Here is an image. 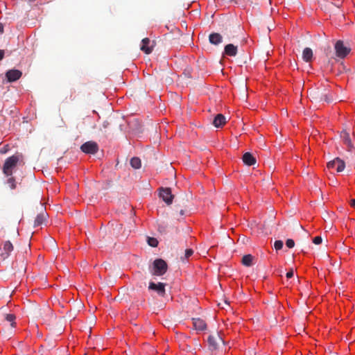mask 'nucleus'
<instances>
[{
  "instance_id": "39448f33",
  "label": "nucleus",
  "mask_w": 355,
  "mask_h": 355,
  "mask_svg": "<svg viewBox=\"0 0 355 355\" xmlns=\"http://www.w3.org/2000/svg\"><path fill=\"white\" fill-rule=\"evenodd\" d=\"M334 48L336 56L340 58H345L350 52V49L344 46L343 42L341 40L336 42Z\"/></svg>"
},
{
  "instance_id": "cd10ccee",
  "label": "nucleus",
  "mask_w": 355,
  "mask_h": 355,
  "mask_svg": "<svg viewBox=\"0 0 355 355\" xmlns=\"http://www.w3.org/2000/svg\"><path fill=\"white\" fill-rule=\"evenodd\" d=\"M274 247L276 250H279L283 248V241L281 240H277L274 243Z\"/></svg>"
},
{
  "instance_id": "b1692460",
  "label": "nucleus",
  "mask_w": 355,
  "mask_h": 355,
  "mask_svg": "<svg viewBox=\"0 0 355 355\" xmlns=\"http://www.w3.org/2000/svg\"><path fill=\"white\" fill-rule=\"evenodd\" d=\"M147 242H148V244L151 247L155 248V247H157L158 245V241L157 240V239L153 238V237H148Z\"/></svg>"
},
{
  "instance_id": "ddd939ff",
  "label": "nucleus",
  "mask_w": 355,
  "mask_h": 355,
  "mask_svg": "<svg viewBox=\"0 0 355 355\" xmlns=\"http://www.w3.org/2000/svg\"><path fill=\"white\" fill-rule=\"evenodd\" d=\"M226 118L222 114H218L216 115L213 120V125L216 128H221L226 123Z\"/></svg>"
},
{
  "instance_id": "2f4dec72",
  "label": "nucleus",
  "mask_w": 355,
  "mask_h": 355,
  "mask_svg": "<svg viewBox=\"0 0 355 355\" xmlns=\"http://www.w3.org/2000/svg\"><path fill=\"white\" fill-rule=\"evenodd\" d=\"M4 55H5L4 50H1L0 49V60H1L3 58Z\"/></svg>"
},
{
  "instance_id": "dca6fc26",
  "label": "nucleus",
  "mask_w": 355,
  "mask_h": 355,
  "mask_svg": "<svg viewBox=\"0 0 355 355\" xmlns=\"http://www.w3.org/2000/svg\"><path fill=\"white\" fill-rule=\"evenodd\" d=\"M243 162L248 166H252L256 164L255 157L250 153H245L243 155Z\"/></svg>"
},
{
  "instance_id": "423d86ee",
  "label": "nucleus",
  "mask_w": 355,
  "mask_h": 355,
  "mask_svg": "<svg viewBox=\"0 0 355 355\" xmlns=\"http://www.w3.org/2000/svg\"><path fill=\"white\" fill-rule=\"evenodd\" d=\"M81 150L87 154H95L98 150V146L94 141H87L80 146Z\"/></svg>"
},
{
  "instance_id": "412c9836",
  "label": "nucleus",
  "mask_w": 355,
  "mask_h": 355,
  "mask_svg": "<svg viewBox=\"0 0 355 355\" xmlns=\"http://www.w3.org/2000/svg\"><path fill=\"white\" fill-rule=\"evenodd\" d=\"M253 256L251 254L244 255L242 258L241 262L245 266L249 267L252 265Z\"/></svg>"
},
{
  "instance_id": "a878e982",
  "label": "nucleus",
  "mask_w": 355,
  "mask_h": 355,
  "mask_svg": "<svg viewBox=\"0 0 355 355\" xmlns=\"http://www.w3.org/2000/svg\"><path fill=\"white\" fill-rule=\"evenodd\" d=\"M111 125V123L108 121H105L102 124V128L101 130L103 131L105 134L107 133V129H108L109 126Z\"/></svg>"
},
{
  "instance_id": "5701e85b",
  "label": "nucleus",
  "mask_w": 355,
  "mask_h": 355,
  "mask_svg": "<svg viewBox=\"0 0 355 355\" xmlns=\"http://www.w3.org/2000/svg\"><path fill=\"white\" fill-rule=\"evenodd\" d=\"M7 184L9 185L11 189H15L17 187L15 178L12 175L8 177L7 180Z\"/></svg>"
},
{
  "instance_id": "f257e3e1",
  "label": "nucleus",
  "mask_w": 355,
  "mask_h": 355,
  "mask_svg": "<svg viewBox=\"0 0 355 355\" xmlns=\"http://www.w3.org/2000/svg\"><path fill=\"white\" fill-rule=\"evenodd\" d=\"M23 155L19 153H16L8 157L4 162L2 167L3 173L6 177L12 175L13 171L19 162H22Z\"/></svg>"
},
{
  "instance_id": "1a4fd4ad",
  "label": "nucleus",
  "mask_w": 355,
  "mask_h": 355,
  "mask_svg": "<svg viewBox=\"0 0 355 355\" xmlns=\"http://www.w3.org/2000/svg\"><path fill=\"white\" fill-rule=\"evenodd\" d=\"M13 245L10 241H7L3 243V246L0 248V256L2 259H6L13 250Z\"/></svg>"
},
{
  "instance_id": "6ab92c4d",
  "label": "nucleus",
  "mask_w": 355,
  "mask_h": 355,
  "mask_svg": "<svg viewBox=\"0 0 355 355\" xmlns=\"http://www.w3.org/2000/svg\"><path fill=\"white\" fill-rule=\"evenodd\" d=\"M313 58V51L311 49L306 47L302 52V58L305 62H310Z\"/></svg>"
},
{
  "instance_id": "72a5a7b5",
  "label": "nucleus",
  "mask_w": 355,
  "mask_h": 355,
  "mask_svg": "<svg viewBox=\"0 0 355 355\" xmlns=\"http://www.w3.org/2000/svg\"><path fill=\"white\" fill-rule=\"evenodd\" d=\"M3 33V26L1 23H0V33Z\"/></svg>"
},
{
  "instance_id": "bb28decb",
  "label": "nucleus",
  "mask_w": 355,
  "mask_h": 355,
  "mask_svg": "<svg viewBox=\"0 0 355 355\" xmlns=\"http://www.w3.org/2000/svg\"><path fill=\"white\" fill-rule=\"evenodd\" d=\"M193 254V250L192 249H187L185 250V253H184V257H181V259L182 261H184V259H187L188 258H189L192 254Z\"/></svg>"
},
{
  "instance_id": "9b49d317",
  "label": "nucleus",
  "mask_w": 355,
  "mask_h": 355,
  "mask_svg": "<svg viewBox=\"0 0 355 355\" xmlns=\"http://www.w3.org/2000/svg\"><path fill=\"white\" fill-rule=\"evenodd\" d=\"M154 47V42L150 41L148 37L144 38L141 40V44L140 46V49L144 51L146 54H150Z\"/></svg>"
},
{
  "instance_id": "9d476101",
  "label": "nucleus",
  "mask_w": 355,
  "mask_h": 355,
  "mask_svg": "<svg viewBox=\"0 0 355 355\" xmlns=\"http://www.w3.org/2000/svg\"><path fill=\"white\" fill-rule=\"evenodd\" d=\"M22 76V72L18 69H10L6 73L7 82L12 83L19 80Z\"/></svg>"
},
{
  "instance_id": "0eeeda50",
  "label": "nucleus",
  "mask_w": 355,
  "mask_h": 355,
  "mask_svg": "<svg viewBox=\"0 0 355 355\" xmlns=\"http://www.w3.org/2000/svg\"><path fill=\"white\" fill-rule=\"evenodd\" d=\"M345 167V164L343 160L339 157H336L332 161L327 163V168L329 169L335 168L337 172H342Z\"/></svg>"
},
{
  "instance_id": "2eb2a0df",
  "label": "nucleus",
  "mask_w": 355,
  "mask_h": 355,
  "mask_svg": "<svg viewBox=\"0 0 355 355\" xmlns=\"http://www.w3.org/2000/svg\"><path fill=\"white\" fill-rule=\"evenodd\" d=\"M224 54L231 57L236 56L237 54V46L232 44H227L224 49Z\"/></svg>"
},
{
  "instance_id": "4468645a",
  "label": "nucleus",
  "mask_w": 355,
  "mask_h": 355,
  "mask_svg": "<svg viewBox=\"0 0 355 355\" xmlns=\"http://www.w3.org/2000/svg\"><path fill=\"white\" fill-rule=\"evenodd\" d=\"M192 320L196 330L204 331L207 329V324L202 319L193 318Z\"/></svg>"
},
{
  "instance_id": "f3484780",
  "label": "nucleus",
  "mask_w": 355,
  "mask_h": 355,
  "mask_svg": "<svg viewBox=\"0 0 355 355\" xmlns=\"http://www.w3.org/2000/svg\"><path fill=\"white\" fill-rule=\"evenodd\" d=\"M209 41L211 44L218 45L223 41V37L217 33H211L209 36Z\"/></svg>"
},
{
  "instance_id": "c9c22d12",
  "label": "nucleus",
  "mask_w": 355,
  "mask_h": 355,
  "mask_svg": "<svg viewBox=\"0 0 355 355\" xmlns=\"http://www.w3.org/2000/svg\"><path fill=\"white\" fill-rule=\"evenodd\" d=\"M228 39L230 40L231 38L234 37L233 35H227Z\"/></svg>"
},
{
  "instance_id": "aec40b11",
  "label": "nucleus",
  "mask_w": 355,
  "mask_h": 355,
  "mask_svg": "<svg viewBox=\"0 0 355 355\" xmlns=\"http://www.w3.org/2000/svg\"><path fill=\"white\" fill-rule=\"evenodd\" d=\"M46 214L45 212H42L41 214H39L35 219L34 226L37 227L43 224V223L46 220Z\"/></svg>"
},
{
  "instance_id": "f8f14e48",
  "label": "nucleus",
  "mask_w": 355,
  "mask_h": 355,
  "mask_svg": "<svg viewBox=\"0 0 355 355\" xmlns=\"http://www.w3.org/2000/svg\"><path fill=\"white\" fill-rule=\"evenodd\" d=\"M165 286L166 284L159 282L157 284H155L153 282L149 283L148 289L155 291L157 293L158 295L160 296H164L165 295Z\"/></svg>"
},
{
  "instance_id": "20e7f679",
  "label": "nucleus",
  "mask_w": 355,
  "mask_h": 355,
  "mask_svg": "<svg viewBox=\"0 0 355 355\" xmlns=\"http://www.w3.org/2000/svg\"><path fill=\"white\" fill-rule=\"evenodd\" d=\"M209 343V349L211 351H216L218 349L220 344H223L224 342L220 335L216 333L214 335H210L207 339Z\"/></svg>"
},
{
  "instance_id": "6e6552de",
  "label": "nucleus",
  "mask_w": 355,
  "mask_h": 355,
  "mask_svg": "<svg viewBox=\"0 0 355 355\" xmlns=\"http://www.w3.org/2000/svg\"><path fill=\"white\" fill-rule=\"evenodd\" d=\"M159 196L167 205H169L173 202L174 196L171 193V189L170 188H161Z\"/></svg>"
},
{
  "instance_id": "393cba45",
  "label": "nucleus",
  "mask_w": 355,
  "mask_h": 355,
  "mask_svg": "<svg viewBox=\"0 0 355 355\" xmlns=\"http://www.w3.org/2000/svg\"><path fill=\"white\" fill-rule=\"evenodd\" d=\"M6 320L8 322H11V326L12 327H14L15 322V315L13 314H7L6 315Z\"/></svg>"
},
{
  "instance_id": "c756f323",
  "label": "nucleus",
  "mask_w": 355,
  "mask_h": 355,
  "mask_svg": "<svg viewBox=\"0 0 355 355\" xmlns=\"http://www.w3.org/2000/svg\"><path fill=\"white\" fill-rule=\"evenodd\" d=\"M322 237L321 236H315L313 239V243H315V245H319L322 243Z\"/></svg>"
},
{
  "instance_id": "473e14b6",
  "label": "nucleus",
  "mask_w": 355,
  "mask_h": 355,
  "mask_svg": "<svg viewBox=\"0 0 355 355\" xmlns=\"http://www.w3.org/2000/svg\"><path fill=\"white\" fill-rule=\"evenodd\" d=\"M350 205H351L352 207H355V199H352V200H350Z\"/></svg>"
},
{
  "instance_id": "c85d7f7f",
  "label": "nucleus",
  "mask_w": 355,
  "mask_h": 355,
  "mask_svg": "<svg viewBox=\"0 0 355 355\" xmlns=\"http://www.w3.org/2000/svg\"><path fill=\"white\" fill-rule=\"evenodd\" d=\"M286 245L288 248H292L295 246V242L293 239H288L286 241Z\"/></svg>"
},
{
  "instance_id": "7c9ffc66",
  "label": "nucleus",
  "mask_w": 355,
  "mask_h": 355,
  "mask_svg": "<svg viewBox=\"0 0 355 355\" xmlns=\"http://www.w3.org/2000/svg\"><path fill=\"white\" fill-rule=\"evenodd\" d=\"M293 276V270L291 268L287 273H286V277L287 278H291Z\"/></svg>"
},
{
  "instance_id": "a211bd4d",
  "label": "nucleus",
  "mask_w": 355,
  "mask_h": 355,
  "mask_svg": "<svg viewBox=\"0 0 355 355\" xmlns=\"http://www.w3.org/2000/svg\"><path fill=\"white\" fill-rule=\"evenodd\" d=\"M340 138L343 141L344 144L347 146L349 150H351L353 148V145L349 137V133L346 130H343L340 132Z\"/></svg>"
},
{
  "instance_id": "7ed1b4c3",
  "label": "nucleus",
  "mask_w": 355,
  "mask_h": 355,
  "mask_svg": "<svg viewBox=\"0 0 355 355\" xmlns=\"http://www.w3.org/2000/svg\"><path fill=\"white\" fill-rule=\"evenodd\" d=\"M168 270V265L166 262L162 259H156L150 269V272L155 276H162L164 275Z\"/></svg>"
},
{
  "instance_id": "f704fd0d",
  "label": "nucleus",
  "mask_w": 355,
  "mask_h": 355,
  "mask_svg": "<svg viewBox=\"0 0 355 355\" xmlns=\"http://www.w3.org/2000/svg\"><path fill=\"white\" fill-rule=\"evenodd\" d=\"M184 214V211L183 209H181V210L180 211V216H183Z\"/></svg>"
},
{
  "instance_id": "f03ea898",
  "label": "nucleus",
  "mask_w": 355,
  "mask_h": 355,
  "mask_svg": "<svg viewBox=\"0 0 355 355\" xmlns=\"http://www.w3.org/2000/svg\"><path fill=\"white\" fill-rule=\"evenodd\" d=\"M310 96L312 98V100L316 103H319L321 101L330 103L333 101V98L329 96L327 89L324 88L312 90L310 92Z\"/></svg>"
},
{
  "instance_id": "4be33fe9",
  "label": "nucleus",
  "mask_w": 355,
  "mask_h": 355,
  "mask_svg": "<svg viewBox=\"0 0 355 355\" xmlns=\"http://www.w3.org/2000/svg\"><path fill=\"white\" fill-rule=\"evenodd\" d=\"M130 165L132 168L135 169L140 168L141 166V159L137 157H132L130 159Z\"/></svg>"
}]
</instances>
